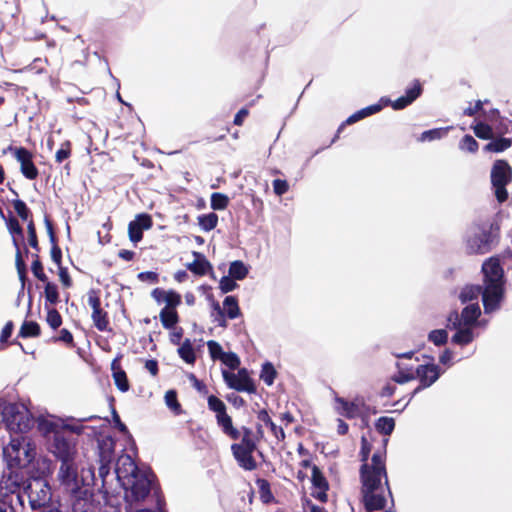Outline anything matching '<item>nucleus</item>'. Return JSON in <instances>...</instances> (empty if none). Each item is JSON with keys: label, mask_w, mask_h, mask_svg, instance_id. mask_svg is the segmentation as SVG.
Returning <instances> with one entry per match:
<instances>
[{"label": "nucleus", "mask_w": 512, "mask_h": 512, "mask_svg": "<svg viewBox=\"0 0 512 512\" xmlns=\"http://www.w3.org/2000/svg\"><path fill=\"white\" fill-rule=\"evenodd\" d=\"M484 286L467 285L459 295L462 303L475 300L482 295L484 312L493 313L500 309L504 298V271L497 258H490L482 265Z\"/></svg>", "instance_id": "nucleus-1"}, {"label": "nucleus", "mask_w": 512, "mask_h": 512, "mask_svg": "<svg viewBox=\"0 0 512 512\" xmlns=\"http://www.w3.org/2000/svg\"><path fill=\"white\" fill-rule=\"evenodd\" d=\"M361 494L364 508L367 512L385 510L392 512L394 501L389 487L388 478L360 476Z\"/></svg>", "instance_id": "nucleus-2"}, {"label": "nucleus", "mask_w": 512, "mask_h": 512, "mask_svg": "<svg viewBox=\"0 0 512 512\" xmlns=\"http://www.w3.org/2000/svg\"><path fill=\"white\" fill-rule=\"evenodd\" d=\"M499 241V227L492 222L472 224L466 232V249L470 254L489 253Z\"/></svg>", "instance_id": "nucleus-3"}, {"label": "nucleus", "mask_w": 512, "mask_h": 512, "mask_svg": "<svg viewBox=\"0 0 512 512\" xmlns=\"http://www.w3.org/2000/svg\"><path fill=\"white\" fill-rule=\"evenodd\" d=\"M4 422L11 433L23 434L34 425V419L22 403L0 400V423Z\"/></svg>", "instance_id": "nucleus-4"}, {"label": "nucleus", "mask_w": 512, "mask_h": 512, "mask_svg": "<svg viewBox=\"0 0 512 512\" xmlns=\"http://www.w3.org/2000/svg\"><path fill=\"white\" fill-rule=\"evenodd\" d=\"M3 456L10 468L27 467L36 456L35 444L26 436H12L3 448Z\"/></svg>", "instance_id": "nucleus-5"}, {"label": "nucleus", "mask_w": 512, "mask_h": 512, "mask_svg": "<svg viewBox=\"0 0 512 512\" xmlns=\"http://www.w3.org/2000/svg\"><path fill=\"white\" fill-rule=\"evenodd\" d=\"M122 487L125 492L124 498L128 505L143 501L152 494L155 500H157V497H160L155 483V475L149 469L131 480H126Z\"/></svg>", "instance_id": "nucleus-6"}, {"label": "nucleus", "mask_w": 512, "mask_h": 512, "mask_svg": "<svg viewBox=\"0 0 512 512\" xmlns=\"http://www.w3.org/2000/svg\"><path fill=\"white\" fill-rule=\"evenodd\" d=\"M57 478L61 485L71 493L75 502L80 503L81 500H85L91 495L89 488L85 487L84 476L79 477L78 475V469L74 459L61 462ZM88 485L89 483H87V486Z\"/></svg>", "instance_id": "nucleus-7"}, {"label": "nucleus", "mask_w": 512, "mask_h": 512, "mask_svg": "<svg viewBox=\"0 0 512 512\" xmlns=\"http://www.w3.org/2000/svg\"><path fill=\"white\" fill-rule=\"evenodd\" d=\"M512 179V169L505 160H497L491 169V183L495 189L498 202L503 203L508 198L507 184Z\"/></svg>", "instance_id": "nucleus-8"}, {"label": "nucleus", "mask_w": 512, "mask_h": 512, "mask_svg": "<svg viewBox=\"0 0 512 512\" xmlns=\"http://www.w3.org/2000/svg\"><path fill=\"white\" fill-rule=\"evenodd\" d=\"M208 407L216 413L217 424L223 433L233 440H238L241 437V431L233 426L231 417L226 413L225 403L211 395L208 397Z\"/></svg>", "instance_id": "nucleus-9"}, {"label": "nucleus", "mask_w": 512, "mask_h": 512, "mask_svg": "<svg viewBox=\"0 0 512 512\" xmlns=\"http://www.w3.org/2000/svg\"><path fill=\"white\" fill-rule=\"evenodd\" d=\"M27 493L30 507L34 511L52 501L51 487L43 478L32 479L27 486Z\"/></svg>", "instance_id": "nucleus-10"}, {"label": "nucleus", "mask_w": 512, "mask_h": 512, "mask_svg": "<svg viewBox=\"0 0 512 512\" xmlns=\"http://www.w3.org/2000/svg\"><path fill=\"white\" fill-rule=\"evenodd\" d=\"M443 373L444 371L434 363L419 365L415 370V379L417 378L419 380V385L413 390L403 408H405L421 390L431 387Z\"/></svg>", "instance_id": "nucleus-11"}, {"label": "nucleus", "mask_w": 512, "mask_h": 512, "mask_svg": "<svg viewBox=\"0 0 512 512\" xmlns=\"http://www.w3.org/2000/svg\"><path fill=\"white\" fill-rule=\"evenodd\" d=\"M481 315L478 303H472L463 308L459 314L452 311L447 318V328H458L460 324L473 327Z\"/></svg>", "instance_id": "nucleus-12"}, {"label": "nucleus", "mask_w": 512, "mask_h": 512, "mask_svg": "<svg viewBox=\"0 0 512 512\" xmlns=\"http://www.w3.org/2000/svg\"><path fill=\"white\" fill-rule=\"evenodd\" d=\"M222 376L227 386L231 389L250 394L255 393L256 391L253 380L250 378L249 373L245 368L239 369L236 374L223 370Z\"/></svg>", "instance_id": "nucleus-13"}, {"label": "nucleus", "mask_w": 512, "mask_h": 512, "mask_svg": "<svg viewBox=\"0 0 512 512\" xmlns=\"http://www.w3.org/2000/svg\"><path fill=\"white\" fill-rule=\"evenodd\" d=\"M140 473H144V470L137 467L130 455L124 454L118 458L115 475L121 486L126 483V480H131Z\"/></svg>", "instance_id": "nucleus-14"}, {"label": "nucleus", "mask_w": 512, "mask_h": 512, "mask_svg": "<svg viewBox=\"0 0 512 512\" xmlns=\"http://www.w3.org/2000/svg\"><path fill=\"white\" fill-rule=\"evenodd\" d=\"M422 93V86L419 81H415L411 87H408L405 94L392 101L389 98L382 97L380 102L383 106L391 105L394 110H402L412 104Z\"/></svg>", "instance_id": "nucleus-15"}, {"label": "nucleus", "mask_w": 512, "mask_h": 512, "mask_svg": "<svg viewBox=\"0 0 512 512\" xmlns=\"http://www.w3.org/2000/svg\"><path fill=\"white\" fill-rule=\"evenodd\" d=\"M88 304L92 308V320L99 331H106L109 325L107 313L101 308L98 292L91 289L88 292Z\"/></svg>", "instance_id": "nucleus-16"}, {"label": "nucleus", "mask_w": 512, "mask_h": 512, "mask_svg": "<svg viewBox=\"0 0 512 512\" xmlns=\"http://www.w3.org/2000/svg\"><path fill=\"white\" fill-rule=\"evenodd\" d=\"M10 150L13 151L14 157L20 163L21 173L29 180L36 179L38 169L32 161V153L24 147L10 148Z\"/></svg>", "instance_id": "nucleus-17"}, {"label": "nucleus", "mask_w": 512, "mask_h": 512, "mask_svg": "<svg viewBox=\"0 0 512 512\" xmlns=\"http://www.w3.org/2000/svg\"><path fill=\"white\" fill-rule=\"evenodd\" d=\"M51 452L60 462H63L74 459L76 450L75 445L71 441L57 433L54 435Z\"/></svg>", "instance_id": "nucleus-18"}, {"label": "nucleus", "mask_w": 512, "mask_h": 512, "mask_svg": "<svg viewBox=\"0 0 512 512\" xmlns=\"http://www.w3.org/2000/svg\"><path fill=\"white\" fill-rule=\"evenodd\" d=\"M257 447L232 444L231 451L238 465L247 471H253L257 468V463L253 457V452Z\"/></svg>", "instance_id": "nucleus-19"}, {"label": "nucleus", "mask_w": 512, "mask_h": 512, "mask_svg": "<svg viewBox=\"0 0 512 512\" xmlns=\"http://www.w3.org/2000/svg\"><path fill=\"white\" fill-rule=\"evenodd\" d=\"M369 475L370 477H384L387 472L385 467V453L375 452L371 459V464L364 463L360 469V476Z\"/></svg>", "instance_id": "nucleus-20"}, {"label": "nucleus", "mask_w": 512, "mask_h": 512, "mask_svg": "<svg viewBox=\"0 0 512 512\" xmlns=\"http://www.w3.org/2000/svg\"><path fill=\"white\" fill-rule=\"evenodd\" d=\"M152 226L150 215L142 213L136 216L128 225L129 238L133 243H138L143 237V230H148Z\"/></svg>", "instance_id": "nucleus-21"}, {"label": "nucleus", "mask_w": 512, "mask_h": 512, "mask_svg": "<svg viewBox=\"0 0 512 512\" xmlns=\"http://www.w3.org/2000/svg\"><path fill=\"white\" fill-rule=\"evenodd\" d=\"M449 329L455 330V334L451 338L452 343L455 345L466 346L475 338L473 327L460 324L458 328Z\"/></svg>", "instance_id": "nucleus-22"}, {"label": "nucleus", "mask_w": 512, "mask_h": 512, "mask_svg": "<svg viewBox=\"0 0 512 512\" xmlns=\"http://www.w3.org/2000/svg\"><path fill=\"white\" fill-rule=\"evenodd\" d=\"M382 107H383V105L380 102L378 104H373V105L367 106L361 110H358L357 112L353 113L346 119V121L338 128L337 132L340 133L345 124L350 125V124L358 122L359 120L364 119L365 117H368L370 115L378 113L379 111H381Z\"/></svg>", "instance_id": "nucleus-23"}, {"label": "nucleus", "mask_w": 512, "mask_h": 512, "mask_svg": "<svg viewBox=\"0 0 512 512\" xmlns=\"http://www.w3.org/2000/svg\"><path fill=\"white\" fill-rule=\"evenodd\" d=\"M114 440L111 437H103L98 440L99 461L113 462Z\"/></svg>", "instance_id": "nucleus-24"}, {"label": "nucleus", "mask_w": 512, "mask_h": 512, "mask_svg": "<svg viewBox=\"0 0 512 512\" xmlns=\"http://www.w3.org/2000/svg\"><path fill=\"white\" fill-rule=\"evenodd\" d=\"M337 411L347 418H354L359 414V406L355 402H349L342 397H336Z\"/></svg>", "instance_id": "nucleus-25"}, {"label": "nucleus", "mask_w": 512, "mask_h": 512, "mask_svg": "<svg viewBox=\"0 0 512 512\" xmlns=\"http://www.w3.org/2000/svg\"><path fill=\"white\" fill-rule=\"evenodd\" d=\"M512 146V139L511 138H497L489 142L484 146V151L486 152H494V153H500Z\"/></svg>", "instance_id": "nucleus-26"}, {"label": "nucleus", "mask_w": 512, "mask_h": 512, "mask_svg": "<svg viewBox=\"0 0 512 512\" xmlns=\"http://www.w3.org/2000/svg\"><path fill=\"white\" fill-rule=\"evenodd\" d=\"M160 321L164 328L171 329L178 322V314L175 309H168V307H164L160 312Z\"/></svg>", "instance_id": "nucleus-27"}, {"label": "nucleus", "mask_w": 512, "mask_h": 512, "mask_svg": "<svg viewBox=\"0 0 512 512\" xmlns=\"http://www.w3.org/2000/svg\"><path fill=\"white\" fill-rule=\"evenodd\" d=\"M248 267L240 260L230 263L229 276L235 280H243L248 275Z\"/></svg>", "instance_id": "nucleus-28"}, {"label": "nucleus", "mask_w": 512, "mask_h": 512, "mask_svg": "<svg viewBox=\"0 0 512 512\" xmlns=\"http://www.w3.org/2000/svg\"><path fill=\"white\" fill-rule=\"evenodd\" d=\"M198 224L203 231L209 232L217 226L218 215L214 212L200 215L198 217Z\"/></svg>", "instance_id": "nucleus-29"}, {"label": "nucleus", "mask_w": 512, "mask_h": 512, "mask_svg": "<svg viewBox=\"0 0 512 512\" xmlns=\"http://www.w3.org/2000/svg\"><path fill=\"white\" fill-rule=\"evenodd\" d=\"M178 354L187 364H193L195 362L196 356L190 339H185L178 348Z\"/></svg>", "instance_id": "nucleus-30"}, {"label": "nucleus", "mask_w": 512, "mask_h": 512, "mask_svg": "<svg viewBox=\"0 0 512 512\" xmlns=\"http://www.w3.org/2000/svg\"><path fill=\"white\" fill-rule=\"evenodd\" d=\"M223 306L226 309V315L229 319H235L240 315V308L236 297L226 296L223 301Z\"/></svg>", "instance_id": "nucleus-31"}, {"label": "nucleus", "mask_w": 512, "mask_h": 512, "mask_svg": "<svg viewBox=\"0 0 512 512\" xmlns=\"http://www.w3.org/2000/svg\"><path fill=\"white\" fill-rule=\"evenodd\" d=\"M375 428L383 435H390L395 428V421L391 417H380L375 423Z\"/></svg>", "instance_id": "nucleus-32"}, {"label": "nucleus", "mask_w": 512, "mask_h": 512, "mask_svg": "<svg viewBox=\"0 0 512 512\" xmlns=\"http://www.w3.org/2000/svg\"><path fill=\"white\" fill-rule=\"evenodd\" d=\"M277 372L270 362H265L262 365L260 379L268 386H271L274 383Z\"/></svg>", "instance_id": "nucleus-33"}, {"label": "nucleus", "mask_w": 512, "mask_h": 512, "mask_svg": "<svg viewBox=\"0 0 512 512\" xmlns=\"http://www.w3.org/2000/svg\"><path fill=\"white\" fill-rule=\"evenodd\" d=\"M40 334V326L34 321H25L19 331V336L23 338L36 337Z\"/></svg>", "instance_id": "nucleus-34"}, {"label": "nucleus", "mask_w": 512, "mask_h": 512, "mask_svg": "<svg viewBox=\"0 0 512 512\" xmlns=\"http://www.w3.org/2000/svg\"><path fill=\"white\" fill-rule=\"evenodd\" d=\"M229 204V197L223 193L215 192L211 195L210 206L213 210H224Z\"/></svg>", "instance_id": "nucleus-35"}, {"label": "nucleus", "mask_w": 512, "mask_h": 512, "mask_svg": "<svg viewBox=\"0 0 512 512\" xmlns=\"http://www.w3.org/2000/svg\"><path fill=\"white\" fill-rule=\"evenodd\" d=\"M428 340L435 346H443L448 341V332L446 329L432 330L428 334Z\"/></svg>", "instance_id": "nucleus-36"}, {"label": "nucleus", "mask_w": 512, "mask_h": 512, "mask_svg": "<svg viewBox=\"0 0 512 512\" xmlns=\"http://www.w3.org/2000/svg\"><path fill=\"white\" fill-rule=\"evenodd\" d=\"M256 484L259 489L262 502L269 503L273 499L270 483L266 479H257Z\"/></svg>", "instance_id": "nucleus-37"}, {"label": "nucleus", "mask_w": 512, "mask_h": 512, "mask_svg": "<svg viewBox=\"0 0 512 512\" xmlns=\"http://www.w3.org/2000/svg\"><path fill=\"white\" fill-rule=\"evenodd\" d=\"M449 128H435L431 130L424 131L419 138V141L425 142V141H433L443 138Z\"/></svg>", "instance_id": "nucleus-38"}, {"label": "nucleus", "mask_w": 512, "mask_h": 512, "mask_svg": "<svg viewBox=\"0 0 512 512\" xmlns=\"http://www.w3.org/2000/svg\"><path fill=\"white\" fill-rule=\"evenodd\" d=\"M474 134L484 140H489L494 137L493 129L486 123L479 122L473 127Z\"/></svg>", "instance_id": "nucleus-39"}, {"label": "nucleus", "mask_w": 512, "mask_h": 512, "mask_svg": "<svg viewBox=\"0 0 512 512\" xmlns=\"http://www.w3.org/2000/svg\"><path fill=\"white\" fill-rule=\"evenodd\" d=\"M187 268L197 274V275H205L208 271V269L211 268L210 263L202 258V259H196L192 263L187 265Z\"/></svg>", "instance_id": "nucleus-40"}, {"label": "nucleus", "mask_w": 512, "mask_h": 512, "mask_svg": "<svg viewBox=\"0 0 512 512\" xmlns=\"http://www.w3.org/2000/svg\"><path fill=\"white\" fill-rule=\"evenodd\" d=\"M478 148V142L471 135H465L459 142V149L464 152L476 153Z\"/></svg>", "instance_id": "nucleus-41"}, {"label": "nucleus", "mask_w": 512, "mask_h": 512, "mask_svg": "<svg viewBox=\"0 0 512 512\" xmlns=\"http://www.w3.org/2000/svg\"><path fill=\"white\" fill-rule=\"evenodd\" d=\"M312 484L317 489H328V482L323 476L321 470L317 466L312 467Z\"/></svg>", "instance_id": "nucleus-42"}, {"label": "nucleus", "mask_w": 512, "mask_h": 512, "mask_svg": "<svg viewBox=\"0 0 512 512\" xmlns=\"http://www.w3.org/2000/svg\"><path fill=\"white\" fill-rule=\"evenodd\" d=\"M165 403L167 407L174 412L175 414H179L181 412V405L177 400V393L174 390H168L165 393Z\"/></svg>", "instance_id": "nucleus-43"}, {"label": "nucleus", "mask_w": 512, "mask_h": 512, "mask_svg": "<svg viewBox=\"0 0 512 512\" xmlns=\"http://www.w3.org/2000/svg\"><path fill=\"white\" fill-rule=\"evenodd\" d=\"M397 367L399 371L392 377L393 381L399 384H405L415 379V372H412L411 370L402 369L399 363H397Z\"/></svg>", "instance_id": "nucleus-44"}, {"label": "nucleus", "mask_w": 512, "mask_h": 512, "mask_svg": "<svg viewBox=\"0 0 512 512\" xmlns=\"http://www.w3.org/2000/svg\"><path fill=\"white\" fill-rule=\"evenodd\" d=\"M46 301L50 304H57L59 301V294L57 286L54 283L47 282L44 290Z\"/></svg>", "instance_id": "nucleus-45"}, {"label": "nucleus", "mask_w": 512, "mask_h": 512, "mask_svg": "<svg viewBox=\"0 0 512 512\" xmlns=\"http://www.w3.org/2000/svg\"><path fill=\"white\" fill-rule=\"evenodd\" d=\"M113 378H114L116 387L121 392H126L129 390L128 379H127L126 373L123 370L114 371Z\"/></svg>", "instance_id": "nucleus-46"}, {"label": "nucleus", "mask_w": 512, "mask_h": 512, "mask_svg": "<svg viewBox=\"0 0 512 512\" xmlns=\"http://www.w3.org/2000/svg\"><path fill=\"white\" fill-rule=\"evenodd\" d=\"M13 208L17 215L24 221L28 220L30 216V210L28 209L26 203L20 199H16L13 201Z\"/></svg>", "instance_id": "nucleus-47"}, {"label": "nucleus", "mask_w": 512, "mask_h": 512, "mask_svg": "<svg viewBox=\"0 0 512 512\" xmlns=\"http://www.w3.org/2000/svg\"><path fill=\"white\" fill-rule=\"evenodd\" d=\"M220 361L232 370L237 369L240 365V359L234 352H225Z\"/></svg>", "instance_id": "nucleus-48"}, {"label": "nucleus", "mask_w": 512, "mask_h": 512, "mask_svg": "<svg viewBox=\"0 0 512 512\" xmlns=\"http://www.w3.org/2000/svg\"><path fill=\"white\" fill-rule=\"evenodd\" d=\"M207 347L209 350V354L213 360H221V358L225 354L221 345L214 340H209L207 342Z\"/></svg>", "instance_id": "nucleus-49"}, {"label": "nucleus", "mask_w": 512, "mask_h": 512, "mask_svg": "<svg viewBox=\"0 0 512 512\" xmlns=\"http://www.w3.org/2000/svg\"><path fill=\"white\" fill-rule=\"evenodd\" d=\"M238 444L243 446L257 447V440L253 437V432L250 428L242 427V439Z\"/></svg>", "instance_id": "nucleus-50"}, {"label": "nucleus", "mask_w": 512, "mask_h": 512, "mask_svg": "<svg viewBox=\"0 0 512 512\" xmlns=\"http://www.w3.org/2000/svg\"><path fill=\"white\" fill-rule=\"evenodd\" d=\"M71 154V143L70 141H65L61 144V147L57 150L55 154L56 162L62 163L64 160L69 158Z\"/></svg>", "instance_id": "nucleus-51"}, {"label": "nucleus", "mask_w": 512, "mask_h": 512, "mask_svg": "<svg viewBox=\"0 0 512 512\" xmlns=\"http://www.w3.org/2000/svg\"><path fill=\"white\" fill-rule=\"evenodd\" d=\"M47 323L52 329H57L62 324V317L56 309H49L47 312Z\"/></svg>", "instance_id": "nucleus-52"}, {"label": "nucleus", "mask_w": 512, "mask_h": 512, "mask_svg": "<svg viewBox=\"0 0 512 512\" xmlns=\"http://www.w3.org/2000/svg\"><path fill=\"white\" fill-rule=\"evenodd\" d=\"M164 302L166 303L165 307H168V309H174L181 303V296L173 290L166 291Z\"/></svg>", "instance_id": "nucleus-53"}, {"label": "nucleus", "mask_w": 512, "mask_h": 512, "mask_svg": "<svg viewBox=\"0 0 512 512\" xmlns=\"http://www.w3.org/2000/svg\"><path fill=\"white\" fill-rule=\"evenodd\" d=\"M237 283L235 279L230 276H223L219 282V288L223 293H228L237 288Z\"/></svg>", "instance_id": "nucleus-54"}, {"label": "nucleus", "mask_w": 512, "mask_h": 512, "mask_svg": "<svg viewBox=\"0 0 512 512\" xmlns=\"http://www.w3.org/2000/svg\"><path fill=\"white\" fill-rule=\"evenodd\" d=\"M31 270H32V273L34 274V276L38 280H40L42 282H46L47 281V276L43 272L42 264H41V262L38 259L33 261L32 265H31Z\"/></svg>", "instance_id": "nucleus-55"}, {"label": "nucleus", "mask_w": 512, "mask_h": 512, "mask_svg": "<svg viewBox=\"0 0 512 512\" xmlns=\"http://www.w3.org/2000/svg\"><path fill=\"white\" fill-rule=\"evenodd\" d=\"M37 425H38V429L43 433H50L55 428V424L52 421H50L42 416L38 417Z\"/></svg>", "instance_id": "nucleus-56"}, {"label": "nucleus", "mask_w": 512, "mask_h": 512, "mask_svg": "<svg viewBox=\"0 0 512 512\" xmlns=\"http://www.w3.org/2000/svg\"><path fill=\"white\" fill-rule=\"evenodd\" d=\"M27 230H28L29 245L34 249H38L36 230H35V226H34V223L32 220L29 221Z\"/></svg>", "instance_id": "nucleus-57"}, {"label": "nucleus", "mask_w": 512, "mask_h": 512, "mask_svg": "<svg viewBox=\"0 0 512 512\" xmlns=\"http://www.w3.org/2000/svg\"><path fill=\"white\" fill-rule=\"evenodd\" d=\"M273 189H274L275 194H277L278 196H281L288 191L289 185H288L287 181H285V180L275 179L273 181Z\"/></svg>", "instance_id": "nucleus-58"}, {"label": "nucleus", "mask_w": 512, "mask_h": 512, "mask_svg": "<svg viewBox=\"0 0 512 512\" xmlns=\"http://www.w3.org/2000/svg\"><path fill=\"white\" fill-rule=\"evenodd\" d=\"M7 225H8L9 232L12 235L17 234L21 237L23 236L22 228H21L19 222L17 221V219L10 218L9 221L7 222Z\"/></svg>", "instance_id": "nucleus-59"}, {"label": "nucleus", "mask_w": 512, "mask_h": 512, "mask_svg": "<svg viewBox=\"0 0 512 512\" xmlns=\"http://www.w3.org/2000/svg\"><path fill=\"white\" fill-rule=\"evenodd\" d=\"M138 279L140 281H147L150 283L158 282V274L152 271H145L138 274Z\"/></svg>", "instance_id": "nucleus-60"}, {"label": "nucleus", "mask_w": 512, "mask_h": 512, "mask_svg": "<svg viewBox=\"0 0 512 512\" xmlns=\"http://www.w3.org/2000/svg\"><path fill=\"white\" fill-rule=\"evenodd\" d=\"M156 502V509L155 510H151V509H138V510H134L132 505H129L126 509V512H165L163 509H162V499L160 497H157V500H155Z\"/></svg>", "instance_id": "nucleus-61"}, {"label": "nucleus", "mask_w": 512, "mask_h": 512, "mask_svg": "<svg viewBox=\"0 0 512 512\" xmlns=\"http://www.w3.org/2000/svg\"><path fill=\"white\" fill-rule=\"evenodd\" d=\"M51 258L52 261L58 265V267L61 266L62 252L61 249L57 246L56 242L52 244Z\"/></svg>", "instance_id": "nucleus-62"}, {"label": "nucleus", "mask_w": 512, "mask_h": 512, "mask_svg": "<svg viewBox=\"0 0 512 512\" xmlns=\"http://www.w3.org/2000/svg\"><path fill=\"white\" fill-rule=\"evenodd\" d=\"M59 278L65 287H70L72 284L71 278L66 268L59 266Z\"/></svg>", "instance_id": "nucleus-63"}, {"label": "nucleus", "mask_w": 512, "mask_h": 512, "mask_svg": "<svg viewBox=\"0 0 512 512\" xmlns=\"http://www.w3.org/2000/svg\"><path fill=\"white\" fill-rule=\"evenodd\" d=\"M453 359V352L450 349H445L439 356V361L443 365L451 366Z\"/></svg>", "instance_id": "nucleus-64"}]
</instances>
